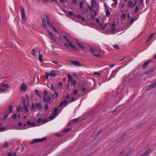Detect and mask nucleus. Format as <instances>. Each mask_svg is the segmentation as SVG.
<instances>
[{
    "mask_svg": "<svg viewBox=\"0 0 156 156\" xmlns=\"http://www.w3.org/2000/svg\"><path fill=\"white\" fill-rule=\"evenodd\" d=\"M59 72L58 71L51 70L49 73H45V76L47 79H48L49 76L52 77H55L57 76Z\"/></svg>",
    "mask_w": 156,
    "mask_h": 156,
    "instance_id": "f257e3e1",
    "label": "nucleus"
},
{
    "mask_svg": "<svg viewBox=\"0 0 156 156\" xmlns=\"http://www.w3.org/2000/svg\"><path fill=\"white\" fill-rule=\"evenodd\" d=\"M90 50L94 55L97 58L101 57V55L98 52V51L97 49L90 47Z\"/></svg>",
    "mask_w": 156,
    "mask_h": 156,
    "instance_id": "f03ea898",
    "label": "nucleus"
},
{
    "mask_svg": "<svg viewBox=\"0 0 156 156\" xmlns=\"http://www.w3.org/2000/svg\"><path fill=\"white\" fill-rule=\"evenodd\" d=\"M45 17L46 19V20L47 21V23L50 26H51L54 30L57 33H58V32L57 30H56V28L54 27V26L53 25V23L52 22H50V18L49 17L48 15H45Z\"/></svg>",
    "mask_w": 156,
    "mask_h": 156,
    "instance_id": "7ed1b4c3",
    "label": "nucleus"
},
{
    "mask_svg": "<svg viewBox=\"0 0 156 156\" xmlns=\"http://www.w3.org/2000/svg\"><path fill=\"white\" fill-rule=\"evenodd\" d=\"M46 139V138L45 137L41 139H34L30 143V144H32L34 143L40 142L45 140Z\"/></svg>",
    "mask_w": 156,
    "mask_h": 156,
    "instance_id": "20e7f679",
    "label": "nucleus"
},
{
    "mask_svg": "<svg viewBox=\"0 0 156 156\" xmlns=\"http://www.w3.org/2000/svg\"><path fill=\"white\" fill-rule=\"evenodd\" d=\"M20 11L21 14L22 18L24 21L26 20V17L25 16V14L24 12V7L21 6L20 7Z\"/></svg>",
    "mask_w": 156,
    "mask_h": 156,
    "instance_id": "39448f33",
    "label": "nucleus"
},
{
    "mask_svg": "<svg viewBox=\"0 0 156 156\" xmlns=\"http://www.w3.org/2000/svg\"><path fill=\"white\" fill-rule=\"evenodd\" d=\"M64 37H65L66 40L69 47L70 48H73V49L74 50H76V48L73 45V44L72 43H71L69 41L67 38V37L66 36H64Z\"/></svg>",
    "mask_w": 156,
    "mask_h": 156,
    "instance_id": "423d86ee",
    "label": "nucleus"
},
{
    "mask_svg": "<svg viewBox=\"0 0 156 156\" xmlns=\"http://www.w3.org/2000/svg\"><path fill=\"white\" fill-rule=\"evenodd\" d=\"M51 101V98L49 96H44L43 98V102L44 103H45L46 102H50Z\"/></svg>",
    "mask_w": 156,
    "mask_h": 156,
    "instance_id": "0eeeda50",
    "label": "nucleus"
},
{
    "mask_svg": "<svg viewBox=\"0 0 156 156\" xmlns=\"http://www.w3.org/2000/svg\"><path fill=\"white\" fill-rule=\"evenodd\" d=\"M48 33L49 35L51 37V39L55 41H56V38L54 36L53 34L51 33L49 30L48 29Z\"/></svg>",
    "mask_w": 156,
    "mask_h": 156,
    "instance_id": "6e6552de",
    "label": "nucleus"
},
{
    "mask_svg": "<svg viewBox=\"0 0 156 156\" xmlns=\"http://www.w3.org/2000/svg\"><path fill=\"white\" fill-rule=\"evenodd\" d=\"M70 62L71 63L77 66H82V64L78 61L71 60Z\"/></svg>",
    "mask_w": 156,
    "mask_h": 156,
    "instance_id": "1a4fd4ad",
    "label": "nucleus"
},
{
    "mask_svg": "<svg viewBox=\"0 0 156 156\" xmlns=\"http://www.w3.org/2000/svg\"><path fill=\"white\" fill-rule=\"evenodd\" d=\"M13 142V141H10L9 143L7 141H5L3 144V148H5L9 147V145H11Z\"/></svg>",
    "mask_w": 156,
    "mask_h": 156,
    "instance_id": "9d476101",
    "label": "nucleus"
},
{
    "mask_svg": "<svg viewBox=\"0 0 156 156\" xmlns=\"http://www.w3.org/2000/svg\"><path fill=\"white\" fill-rule=\"evenodd\" d=\"M41 19L42 22V26L44 28L47 29V27L46 23L45 18L44 17H42L41 18Z\"/></svg>",
    "mask_w": 156,
    "mask_h": 156,
    "instance_id": "9b49d317",
    "label": "nucleus"
},
{
    "mask_svg": "<svg viewBox=\"0 0 156 156\" xmlns=\"http://www.w3.org/2000/svg\"><path fill=\"white\" fill-rule=\"evenodd\" d=\"M156 87V80L153 83L149 85L148 87L149 89H151L152 88H155Z\"/></svg>",
    "mask_w": 156,
    "mask_h": 156,
    "instance_id": "f8f14e48",
    "label": "nucleus"
},
{
    "mask_svg": "<svg viewBox=\"0 0 156 156\" xmlns=\"http://www.w3.org/2000/svg\"><path fill=\"white\" fill-rule=\"evenodd\" d=\"M20 89L23 91H25L27 90V86L25 84L23 83L20 87Z\"/></svg>",
    "mask_w": 156,
    "mask_h": 156,
    "instance_id": "ddd939ff",
    "label": "nucleus"
},
{
    "mask_svg": "<svg viewBox=\"0 0 156 156\" xmlns=\"http://www.w3.org/2000/svg\"><path fill=\"white\" fill-rule=\"evenodd\" d=\"M2 85L3 87L5 88L4 89H7V90L9 88V85L8 84L5 83H2Z\"/></svg>",
    "mask_w": 156,
    "mask_h": 156,
    "instance_id": "4468645a",
    "label": "nucleus"
},
{
    "mask_svg": "<svg viewBox=\"0 0 156 156\" xmlns=\"http://www.w3.org/2000/svg\"><path fill=\"white\" fill-rule=\"evenodd\" d=\"M151 62V60L150 59H149L146 62H145L144 63V65L143 66L144 68V69L146 67H147L148 66V64L150 62Z\"/></svg>",
    "mask_w": 156,
    "mask_h": 156,
    "instance_id": "2eb2a0df",
    "label": "nucleus"
},
{
    "mask_svg": "<svg viewBox=\"0 0 156 156\" xmlns=\"http://www.w3.org/2000/svg\"><path fill=\"white\" fill-rule=\"evenodd\" d=\"M105 10L106 12V16H109L110 15V13L109 9L106 7Z\"/></svg>",
    "mask_w": 156,
    "mask_h": 156,
    "instance_id": "dca6fc26",
    "label": "nucleus"
},
{
    "mask_svg": "<svg viewBox=\"0 0 156 156\" xmlns=\"http://www.w3.org/2000/svg\"><path fill=\"white\" fill-rule=\"evenodd\" d=\"M51 87H49V85H48V87L51 89L52 90H53V91H55V88L53 84H50Z\"/></svg>",
    "mask_w": 156,
    "mask_h": 156,
    "instance_id": "f3484780",
    "label": "nucleus"
},
{
    "mask_svg": "<svg viewBox=\"0 0 156 156\" xmlns=\"http://www.w3.org/2000/svg\"><path fill=\"white\" fill-rule=\"evenodd\" d=\"M68 81L69 83H71L73 80V78L69 74L68 75Z\"/></svg>",
    "mask_w": 156,
    "mask_h": 156,
    "instance_id": "a211bd4d",
    "label": "nucleus"
},
{
    "mask_svg": "<svg viewBox=\"0 0 156 156\" xmlns=\"http://www.w3.org/2000/svg\"><path fill=\"white\" fill-rule=\"evenodd\" d=\"M16 108L17 109V111L18 112H20V111L22 112L23 110V108L21 106H17L16 107Z\"/></svg>",
    "mask_w": 156,
    "mask_h": 156,
    "instance_id": "6ab92c4d",
    "label": "nucleus"
},
{
    "mask_svg": "<svg viewBox=\"0 0 156 156\" xmlns=\"http://www.w3.org/2000/svg\"><path fill=\"white\" fill-rule=\"evenodd\" d=\"M58 95V93L56 91H54V94L52 95V98L54 99H55Z\"/></svg>",
    "mask_w": 156,
    "mask_h": 156,
    "instance_id": "aec40b11",
    "label": "nucleus"
},
{
    "mask_svg": "<svg viewBox=\"0 0 156 156\" xmlns=\"http://www.w3.org/2000/svg\"><path fill=\"white\" fill-rule=\"evenodd\" d=\"M36 106L39 109H41L42 108V106L40 103H36Z\"/></svg>",
    "mask_w": 156,
    "mask_h": 156,
    "instance_id": "412c9836",
    "label": "nucleus"
},
{
    "mask_svg": "<svg viewBox=\"0 0 156 156\" xmlns=\"http://www.w3.org/2000/svg\"><path fill=\"white\" fill-rule=\"evenodd\" d=\"M27 125L28 126L30 125L32 126H35V124L34 122H33L31 123L30 121H28L27 122Z\"/></svg>",
    "mask_w": 156,
    "mask_h": 156,
    "instance_id": "4be33fe9",
    "label": "nucleus"
},
{
    "mask_svg": "<svg viewBox=\"0 0 156 156\" xmlns=\"http://www.w3.org/2000/svg\"><path fill=\"white\" fill-rule=\"evenodd\" d=\"M67 102V101L66 100H64L63 102H62L61 103H60L59 105V106H61L63 105H65L66 104Z\"/></svg>",
    "mask_w": 156,
    "mask_h": 156,
    "instance_id": "5701e85b",
    "label": "nucleus"
},
{
    "mask_svg": "<svg viewBox=\"0 0 156 156\" xmlns=\"http://www.w3.org/2000/svg\"><path fill=\"white\" fill-rule=\"evenodd\" d=\"M24 109L25 110L26 112H29V110L28 108V107L26 105L25 103L24 105Z\"/></svg>",
    "mask_w": 156,
    "mask_h": 156,
    "instance_id": "b1692460",
    "label": "nucleus"
},
{
    "mask_svg": "<svg viewBox=\"0 0 156 156\" xmlns=\"http://www.w3.org/2000/svg\"><path fill=\"white\" fill-rule=\"evenodd\" d=\"M154 68H153L151 69H150L149 70L145 72V73L146 74H149L152 72H153L154 70Z\"/></svg>",
    "mask_w": 156,
    "mask_h": 156,
    "instance_id": "393cba45",
    "label": "nucleus"
},
{
    "mask_svg": "<svg viewBox=\"0 0 156 156\" xmlns=\"http://www.w3.org/2000/svg\"><path fill=\"white\" fill-rule=\"evenodd\" d=\"M150 152V150L145 151L144 153L142 154L141 156H146Z\"/></svg>",
    "mask_w": 156,
    "mask_h": 156,
    "instance_id": "a878e982",
    "label": "nucleus"
},
{
    "mask_svg": "<svg viewBox=\"0 0 156 156\" xmlns=\"http://www.w3.org/2000/svg\"><path fill=\"white\" fill-rule=\"evenodd\" d=\"M133 4V2L132 1H130L128 3V6L129 7H131Z\"/></svg>",
    "mask_w": 156,
    "mask_h": 156,
    "instance_id": "bb28decb",
    "label": "nucleus"
},
{
    "mask_svg": "<svg viewBox=\"0 0 156 156\" xmlns=\"http://www.w3.org/2000/svg\"><path fill=\"white\" fill-rule=\"evenodd\" d=\"M31 54L32 55L34 56V57H35V54H36V51H35V48H34L31 51Z\"/></svg>",
    "mask_w": 156,
    "mask_h": 156,
    "instance_id": "cd10ccee",
    "label": "nucleus"
},
{
    "mask_svg": "<svg viewBox=\"0 0 156 156\" xmlns=\"http://www.w3.org/2000/svg\"><path fill=\"white\" fill-rule=\"evenodd\" d=\"M42 57V55L41 54H39V55L38 59L40 62L43 61Z\"/></svg>",
    "mask_w": 156,
    "mask_h": 156,
    "instance_id": "c85d7f7f",
    "label": "nucleus"
},
{
    "mask_svg": "<svg viewBox=\"0 0 156 156\" xmlns=\"http://www.w3.org/2000/svg\"><path fill=\"white\" fill-rule=\"evenodd\" d=\"M97 0H91V4L92 6L94 5L97 2Z\"/></svg>",
    "mask_w": 156,
    "mask_h": 156,
    "instance_id": "c756f323",
    "label": "nucleus"
},
{
    "mask_svg": "<svg viewBox=\"0 0 156 156\" xmlns=\"http://www.w3.org/2000/svg\"><path fill=\"white\" fill-rule=\"evenodd\" d=\"M154 33H152L150 36L149 37L148 39V40L147 41V42L149 40H150L154 36Z\"/></svg>",
    "mask_w": 156,
    "mask_h": 156,
    "instance_id": "7c9ffc66",
    "label": "nucleus"
},
{
    "mask_svg": "<svg viewBox=\"0 0 156 156\" xmlns=\"http://www.w3.org/2000/svg\"><path fill=\"white\" fill-rule=\"evenodd\" d=\"M113 47L114 48L117 49H119V45L117 44H115L113 45Z\"/></svg>",
    "mask_w": 156,
    "mask_h": 156,
    "instance_id": "2f4dec72",
    "label": "nucleus"
},
{
    "mask_svg": "<svg viewBox=\"0 0 156 156\" xmlns=\"http://www.w3.org/2000/svg\"><path fill=\"white\" fill-rule=\"evenodd\" d=\"M76 43L81 48L83 49H84L85 48V47L83 46L80 43L78 42H77Z\"/></svg>",
    "mask_w": 156,
    "mask_h": 156,
    "instance_id": "473e14b6",
    "label": "nucleus"
},
{
    "mask_svg": "<svg viewBox=\"0 0 156 156\" xmlns=\"http://www.w3.org/2000/svg\"><path fill=\"white\" fill-rule=\"evenodd\" d=\"M55 115L53 114L50 117L49 119L51 120H52L55 118Z\"/></svg>",
    "mask_w": 156,
    "mask_h": 156,
    "instance_id": "72a5a7b5",
    "label": "nucleus"
},
{
    "mask_svg": "<svg viewBox=\"0 0 156 156\" xmlns=\"http://www.w3.org/2000/svg\"><path fill=\"white\" fill-rule=\"evenodd\" d=\"M12 105H9V112L10 113L12 112Z\"/></svg>",
    "mask_w": 156,
    "mask_h": 156,
    "instance_id": "f704fd0d",
    "label": "nucleus"
},
{
    "mask_svg": "<svg viewBox=\"0 0 156 156\" xmlns=\"http://www.w3.org/2000/svg\"><path fill=\"white\" fill-rule=\"evenodd\" d=\"M17 115L16 114H13L12 115V119L13 120H16V119Z\"/></svg>",
    "mask_w": 156,
    "mask_h": 156,
    "instance_id": "c9c22d12",
    "label": "nucleus"
},
{
    "mask_svg": "<svg viewBox=\"0 0 156 156\" xmlns=\"http://www.w3.org/2000/svg\"><path fill=\"white\" fill-rule=\"evenodd\" d=\"M49 105L48 104H46L45 105V109L46 110L48 109Z\"/></svg>",
    "mask_w": 156,
    "mask_h": 156,
    "instance_id": "e433bc0d",
    "label": "nucleus"
},
{
    "mask_svg": "<svg viewBox=\"0 0 156 156\" xmlns=\"http://www.w3.org/2000/svg\"><path fill=\"white\" fill-rule=\"evenodd\" d=\"M36 107V105H35L34 103H33L31 106V109H34Z\"/></svg>",
    "mask_w": 156,
    "mask_h": 156,
    "instance_id": "4c0bfd02",
    "label": "nucleus"
},
{
    "mask_svg": "<svg viewBox=\"0 0 156 156\" xmlns=\"http://www.w3.org/2000/svg\"><path fill=\"white\" fill-rule=\"evenodd\" d=\"M94 14L92 15V18L93 19L94 18L96 15V12L95 10H94Z\"/></svg>",
    "mask_w": 156,
    "mask_h": 156,
    "instance_id": "58836bf2",
    "label": "nucleus"
},
{
    "mask_svg": "<svg viewBox=\"0 0 156 156\" xmlns=\"http://www.w3.org/2000/svg\"><path fill=\"white\" fill-rule=\"evenodd\" d=\"M133 150L129 151L126 155L125 156H129L132 153Z\"/></svg>",
    "mask_w": 156,
    "mask_h": 156,
    "instance_id": "ea45409f",
    "label": "nucleus"
},
{
    "mask_svg": "<svg viewBox=\"0 0 156 156\" xmlns=\"http://www.w3.org/2000/svg\"><path fill=\"white\" fill-rule=\"evenodd\" d=\"M126 17V16L125 14L123 13L122 14L121 16V18L122 19L124 20Z\"/></svg>",
    "mask_w": 156,
    "mask_h": 156,
    "instance_id": "a19ab883",
    "label": "nucleus"
},
{
    "mask_svg": "<svg viewBox=\"0 0 156 156\" xmlns=\"http://www.w3.org/2000/svg\"><path fill=\"white\" fill-rule=\"evenodd\" d=\"M70 130H71V129H70V128H68V129H65L64 130L63 132H64V133H66V132H67L69 131Z\"/></svg>",
    "mask_w": 156,
    "mask_h": 156,
    "instance_id": "79ce46f5",
    "label": "nucleus"
},
{
    "mask_svg": "<svg viewBox=\"0 0 156 156\" xmlns=\"http://www.w3.org/2000/svg\"><path fill=\"white\" fill-rule=\"evenodd\" d=\"M76 80H73L72 81V85H75L76 84Z\"/></svg>",
    "mask_w": 156,
    "mask_h": 156,
    "instance_id": "37998d69",
    "label": "nucleus"
},
{
    "mask_svg": "<svg viewBox=\"0 0 156 156\" xmlns=\"http://www.w3.org/2000/svg\"><path fill=\"white\" fill-rule=\"evenodd\" d=\"M48 92L46 90H44V94L45 95V96H47L48 95Z\"/></svg>",
    "mask_w": 156,
    "mask_h": 156,
    "instance_id": "c03bdc74",
    "label": "nucleus"
},
{
    "mask_svg": "<svg viewBox=\"0 0 156 156\" xmlns=\"http://www.w3.org/2000/svg\"><path fill=\"white\" fill-rule=\"evenodd\" d=\"M80 6L81 8V9H82L83 8V2H80Z\"/></svg>",
    "mask_w": 156,
    "mask_h": 156,
    "instance_id": "a18cd8bd",
    "label": "nucleus"
},
{
    "mask_svg": "<svg viewBox=\"0 0 156 156\" xmlns=\"http://www.w3.org/2000/svg\"><path fill=\"white\" fill-rule=\"evenodd\" d=\"M115 73H114V71H113L111 74L110 77L111 78L115 76Z\"/></svg>",
    "mask_w": 156,
    "mask_h": 156,
    "instance_id": "49530a36",
    "label": "nucleus"
},
{
    "mask_svg": "<svg viewBox=\"0 0 156 156\" xmlns=\"http://www.w3.org/2000/svg\"><path fill=\"white\" fill-rule=\"evenodd\" d=\"M35 93L37 95H38L40 94V91L39 90H35Z\"/></svg>",
    "mask_w": 156,
    "mask_h": 156,
    "instance_id": "de8ad7c7",
    "label": "nucleus"
},
{
    "mask_svg": "<svg viewBox=\"0 0 156 156\" xmlns=\"http://www.w3.org/2000/svg\"><path fill=\"white\" fill-rule=\"evenodd\" d=\"M0 90H2V92H5L7 91V89H2L1 87H0Z\"/></svg>",
    "mask_w": 156,
    "mask_h": 156,
    "instance_id": "09e8293b",
    "label": "nucleus"
},
{
    "mask_svg": "<svg viewBox=\"0 0 156 156\" xmlns=\"http://www.w3.org/2000/svg\"><path fill=\"white\" fill-rule=\"evenodd\" d=\"M58 113H57V112H55V111H54V112H53V114L55 115L56 116H57L58 115Z\"/></svg>",
    "mask_w": 156,
    "mask_h": 156,
    "instance_id": "8fccbe9b",
    "label": "nucleus"
},
{
    "mask_svg": "<svg viewBox=\"0 0 156 156\" xmlns=\"http://www.w3.org/2000/svg\"><path fill=\"white\" fill-rule=\"evenodd\" d=\"M138 10V8L137 6H136V7L135 9V10L134 12L135 13H136L137 12Z\"/></svg>",
    "mask_w": 156,
    "mask_h": 156,
    "instance_id": "3c124183",
    "label": "nucleus"
},
{
    "mask_svg": "<svg viewBox=\"0 0 156 156\" xmlns=\"http://www.w3.org/2000/svg\"><path fill=\"white\" fill-rule=\"evenodd\" d=\"M68 13L69 15L73 16V13L72 11H69Z\"/></svg>",
    "mask_w": 156,
    "mask_h": 156,
    "instance_id": "603ef678",
    "label": "nucleus"
},
{
    "mask_svg": "<svg viewBox=\"0 0 156 156\" xmlns=\"http://www.w3.org/2000/svg\"><path fill=\"white\" fill-rule=\"evenodd\" d=\"M60 106H59V105L57 107L55 108V109H54V111H55V112H57L58 110V108Z\"/></svg>",
    "mask_w": 156,
    "mask_h": 156,
    "instance_id": "864d4df0",
    "label": "nucleus"
},
{
    "mask_svg": "<svg viewBox=\"0 0 156 156\" xmlns=\"http://www.w3.org/2000/svg\"><path fill=\"white\" fill-rule=\"evenodd\" d=\"M78 92V91L77 90H75L73 92V94L75 95Z\"/></svg>",
    "mask_w": 156,
    "mask_h": 156,
    "instance_id": "5fc2aeb1",
    "label": "nucleus"
},
{
    "mask_svg": "<svg viewBox=\"0 0 156 156\" xmlns=\"http://www.w3.org/2000/svg\"><path fill=\"white\" fill-rule=\"evenodd\" d=\"M75 101V98L74 97H72L71 100L69 101L70 102H72Z\"/></svg>",
    "mask_w": 156,
    "mask_h": 156,
    "instance_id": "6e6d98bb",
    "label": "nucleus"
},
{
    "mask_svg": "<svg viewBox=\"0 0 156 156\" xmlns=\"http://www.w3.org/2000/svg\"><path fill=\"white\" fill-rule=\"evenodd\" d=\"M21 101L22 102H23V103H25V99L23 97L21 98Z\"/></svg>",
    "mask_w": 156,
    "mask_h": 156,
    "instance_id": "4d7b16f0",
    "label": "nucleus"
},
{
    "mask_svg": "<svg viewBox=\"0 0 156 156\" xmlns=\"http://www.w3.org/2000/svg\"><path fill=\"white\" fill-rule=\"evenodd\" d=\"M73 2L74 4H76L77 3L76 0H73Z\"/></svg>",
    "mask_w": 156,
    "mask_h": 156,
    "instance_id": "13d9d810",
    "label": "nucleus"
},
{
    "mask_svg": "<svg viewBox=\"0 0 156 156\" xmlns=\"http://www.w3.org/2000/svg\"><path fill=\"white\" fill-rule=\"evenodd\" d=\"M25 97H26V98L27 101H28L29 100V97H28V95L27 94H26V95Z\"/></svg>",
    "mask_w": 156,
    "mask_h": 156,
    "instance_id": "bf43d9fd",
    "label": "nucleus"
},
{
    "mask_svg": "<svg viewBox=\"0 0 156 156\" xmlns=\"http://www.w3.org/2000/svg\"><path fill=\"white\" fill-rule=\"evenodd\" d=\"M58 85L60 87L62 86V83L61 81H59L58 83Z\"/></svg>",
    "mask_w": 156,
    "mask_h": 156,
    "instance_id": "052dcab7",
    "label": "nucleus"
},
{
    "mask_svg": "<svg viewBox=\"0 0 156 156\" xmlns=\"http://www.w3.org/2000/svg\"><path fill=\"white\" fill-rule=\"evenodd\" d=\"M88 6L89 8H90V10L94 12V10L93 9V7H91V6Z\"/></svg>",
    "mask_w": 156,
    "mask_h": 156,
    "instance_id": "680f3d73",
    "label": "nucleus"
},
{
    "mask_svg": "<svg viewBox=\"0 0 156 156\" xmlns=\"http://www.w3.org/2000/svg\"><path fill=\"white\" fill-rule=\"evenodd\" d=\"M5 129V128L3 127H0V131H2V130H4Z\"/></svg>",
    "mask_w": 156,
    "mask_h": 156,
    "instance_id": "e2e57ef3",
    "label": "nucleus"
},
{
    "mask_svg": "<svg viewBox=\"0 0 156 156\" xmlns=\"http://www.w3.org/2000/svg\"><path fill=\"white\" fill-rule=\"evenodd\" d=\"M52 62L53 63H54L55 64H57L58 63V62L57 61H52Z\"/></svg>",
    "mask_w": 156,
    "mask_h": 156,
    "instance_id": "0e129e2a",
    "label": "nucleus"
},
{
    "mask_svg": "<svg viewBox=\"0 0 156 156\" xmlns=\"http://www.w3.org/2000/svg\"><path fill=\"white\" fill-rule=\"evenodd\" d=\"M8 114H6L5 115H4V119H5L6 118L8 117Z\"/></svg>",
    "mask_w": 156,
    "mask_h": 156,
    "instance_id": "69168bd1",
    "label": "nucleus"
},
{
    "mask_svg": "<svg viewBox=\"0 0 156 156\" xmlns=\"http://www.w3.org/2000/svg\"><path fill=\"white\" fill-rule=\"evenodd\" d=\"M100 27H101L102 29H104L105 28V27H103V25L102 24H100Z\"/></svg>",
    "mask_w": 156,
    "mask_h": 156,
    "instance_id": "338daca9",
    "label": "nucleus"
},
{
    "mask_svg": "<svg viewBox=\"0 0 156 156\" xmlns=\"http://www.w3.org/2000/svg\"><path fill=\"white\" fill-rule=\"evenodd\" d=\"M136 3H137V1H136V0H135L134 1L133 6H135L136 5Z\"/></svg>",
    "mask_w": 156,
    "mask_h": 156,
    "instance_id": "774afa93",
    "label": "nucleus"
}]
</instances>
